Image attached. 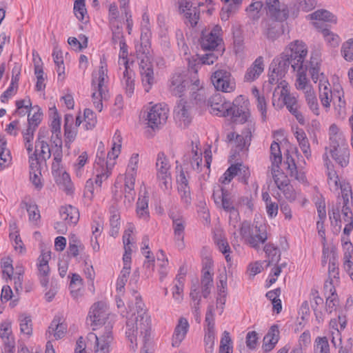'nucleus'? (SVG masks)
<instances>
[{
  "mask_svg": "<svg viewBox=\"0 0 353 353\" xmlns=\"http://www.w3.org/2000/svg\"><path fill=\"white\" fill-rule=\"evenodd\" d=\"M128 307L132 314L130 317L127 316L126 336L133 343L139 333L144 343L143 348H145L150 336V320L145 313V304L139 296H136L134 305H128Z\"/></svg>",
  "mask_w": 353,
  "mask_h": 353,
  "instance_id": "f257e3e1",
  "label": "nucleus"
},
{
  "mask_svg": "<svg viewBox=\"0 0 353 353\" xmlns=\"http://www.w3.org/2000/svg\"><path fill=\"white\" fill-rule=\"evenodd\" d=\"M101 65L98 71V77H94L92 81L94 92L92 94V100L94 108L101 112L103 110V100H106L108 97V90L105 85V79H108V68L105 57L101 59Z\"/></svg>",
  "mask_w": 353,
  "mask_h": 353,
  "instance_id": "f03ea898",
  "label": "nucleus"
},
{
  "mask_svg": "<svg viewBox=\"0 0 353 353\" xmlns=\"http://www.w3.org/2000/svg\"><path fill=\"white\" fill-rule=\"evenodd\" d=\"M98 334L90 332L88 339L93 338L95 340L94 345V353H110V346L113 341L112 325L108 323L101 326Z\"/></svg>",
  "mask_w": 353,
  "mask_h": 353,
  "instance_id": "7ed1b4c3",
  "label": "nucleus"
},
{
  "mask_svg": "<svg viewBox=\"0 0 353 353\" xmlns=\"http://www.w3.org/2000/svg\"><path fill=\"white\" fill-rule=\"evenodd\" d=\"M288 57L291 61V67L293 70L296 69H301L305 66L303 63L305 58L307 54V50L305 44L298 40L291 43L288 48L284 51Z\"/></svg>",
  "mask_w": 353,
  "mask_h": 353,
  "instance_id": "20e7f679",
  "label": "nucleus"
},
{
  "mask_svg": "<svg viewBox=\"0 0 353 353\" xmlns=\"http://www.w3.org/2000/svg\"><path fill=\"white\" fill-rule=\"evenodd\" d=\"M243 100L242 96H239L230 105L226 117H230L233 123H244L248 121L250 115L248 103L245 101H242Z\"/></svg>",
  "mask_w": 353,
  "mask_h": 353,
  "instance_id": "39448f33",
  "label": "nucleus"
},
{
  "mask_svg": "<svg viewBox=\"0 0 353 353\" xmlns=\"http://www.w3.org/2000/svg\"><path fill=\"white\" fill-rule=\"evenodd\" d=\"M62 147L56 148L53 152V162L52 164V173L57 185L63 191L66 192V182L65 174L66 169L61 164L62 160Z\"/></svg>",
  "mask_w": 353,
  "mask_h": 353,
  "instance_id": "423d86ee",
  "label": "nucleus"
},
{
  "mask_svg": "<svg viewBox=\"0 0 353 353\" xmlns=\"http://www.w3.org/2000/svg\"><path fill=\"white\" fill-rule=\"evenodd\" d=\"M211 81L217 90L231 92L235 89L234 79L230 72L225 70L215 71L211 77Z\"/></svg>",
  "mask_w": 353,
  "mask_h": 353,
  "instance_id": "0eeeda50",
  "label": "nucleus"
},
{
  "mask_svg": "<svg viewBox=\"0 0 353 353\" xmlns=\"http://www.w3.org/2000/svg\"><path fill=\"white\" fill-rule=\"evenodd\" d=\"M280 97L282 99L288 111L295 117L300 124L304 125L305 120L304 116L299 110L297 97L290 92L287 85L282 86Z\"/></svg>",
  "mask_w": 353,
  "mask_h": 353,
  "instance_id": "6e6552de",
  "label": "nucleus"
},
{
  "mask_svg": "<svg viewBox=\"0 0 353 353\" xmlns=\"http://www.w3.org/2000/svg\"><path fill=\"white\" fill-rule=\"evenodd\" d=\"M105 153L104 147L99 146L97 153L94 168L96 172L94 183L99 187L101 186L103 180H106L111 174V168H109L108 163L105 161Z\"/></svg>",
  "mask_w": 353,
  "mask_h": 353,
  "instance_id": "1a4fd4ad",
  "label": "nucleus"
},
{
  "mask_svg": "<svg viewBox=\"0 0 353 353\" xmlns=\"http://www.w3.org/2000/svg\"><path fill=\"white\" fill-rule=\"evenodd\" d=\"M157 176L165 189H168L171 185L170 165L168 159L163 152L157 154L156 161Z\"/></svg>",
  "mask_w": 353,
  "mask_h": 353,
  "instance_id": "9d476101",
  "label": "nucleus"
},
{
  "mask_svg": "<svg viewBox=\"0 0 353 353\" xmlns=\"http://www.w3.org/2000/svg\"><path fill=\"white\" fill-rule=\"evenodd\" d=\"M168 117V109L165 105L156 104L150 108L148 114V125L153 130L157 129L166 122Z\"/></svg>",
  "mask_w": 353,
  "mask_h": 353,
  "instance_id": "9b49d317",
  "label": "nucleus"
},
{
  "mask_svg": "<svg viewBox=\"0 0 353 353\" xmlns=\"http://www.w3.org/2000/svg\"><path fill=\"white\" fill-rule=\"evenodd\" d=\"M221 28L216 26L210 32L203 30L201 32V46L203 50L206 51L216 50V48L221 44L222 39L220 38L219 32Z\"/></svg>",
  "mask_w": 353,
  "mask_h": 353,
  "instance_id": "f8f14e48",
  "label": "nucleus"
},
{
  "mask_svg": "<svg viewBox=\"0 0 353 353\" xmlns=\"http://www.w3.org/2000/svg\"><path fill=\"white\" fill-rule=\"evenodd\" d=\"M321 61L319 52H312L310 61L309 74L314 83L319 82V85H323L329 81L324 72H321Z\"/></svg>",
  "mask_w": 353,
  "mask_h": 353,
  "instance_id": "ddd939ff",
  "label": "nucleus"
},
{
  "mask_svg": "<svg viewBox=\"0 0 353 353\" xmlns=\"http://www.w3.org/2000/svg\"><path fill=\"white\" fill-rule=\"evenodd\" d=\"M139 69L144 90L148 92L155 83L153 65L150 59H142L139 62Z\"/></svg>",
  "mask_w": 353,
  "mask_h": 353,
  "instance_id": "4468645a",
  "label": "nucleus"
},
{
  "mask_svg": "<svg viewBox=\"0 0 353 353\" xmlns=\"http://www.w3.org/2000/svg\"><path fill=\"white\" fill-rule=\"evenodd\" d=\"M170 218L172 221L174 240L177 245L183 248L184 246L183 239L186 227V220L180 213L172 212L170 214Z\"/></svg>",
  "mask_w": 353,
  "mask_h": 353,
  "instance_id": "2eb2a0df",
  "label": "nucleus"
},
{
  "mask_svg": "<svg viewBox=\"0 0 353 353\" xmlns=\"http://www.w3.org/2000/svg\"><path fill=\"white\" fill-rule=\"evenodd\" d=\"M192 112L191 103L183 99L178 101L174 110V118L183 123L185 127L188 126L192 121Z\"/></svg>",
  "mask_w": 353,
  "mask_h": 353,
  "instance_id": "dca6fc26",
  "label": "nucleus"
},
{
  "mask_svg": "<svg viewBox=\"0 0 353 353\" xmlns=\"http://www.w3.org/2000/svg\"><path fill=\"white\" fill-rule=\"evenodd\" d=\"M230 101H227L220 94L212 96L208 101L210 112L215 115L226 117L230 108Z\"/></svg>",
  "mask_w": 353,
  "mask_h": 353,
  "instance_id": "f3484780",
  "label": "nucleus"
},
{
  "mask_svg": "<svg viewBox=\"0 0 353 353\" xmlns=\"http://www.w3.org/2000/svg\"><path fill=\"white\" fill-rule=\"evenodd\" d=\"M49 115L52 119L51 128L52 137L51 141L55 148L62 147V140L61 139V121L60 117L57 112L55 106L49 108Z\"/></svg>",
  "mask_w": 353,
  "mask_h": 353,
  "instance_id": "a211bd4d",
  "label": "nucleus"
},
{
  "mask_svg": "<svg viewBox=\"0 0 353 353\" xmlns=\"http://www.w3.org/2000/svg\"><path fill=\"white\" fill-rule=\"evenodd\" d=\"M188 83L185 72H174L170 79L169 90L172 94L181 97Z\"/></svg>",
  "mask_w": 353,
  "mask_h": 353,
  "instance_id": "6ab92c4d",
  "label": "nucleus"
},
{
  "mask_svg": "<svg viewBox=\"0 0 353 353\" xmlns=\"http://www.w3.org/2000/svg\"><path fill=\"white\" fill-rule=\"evenodd\" d=\"M107 312L105 305L102 302H97L94 303L89 311L88 319L91 321V325L97 326L104 323L105 320L107 319Z\"/></svg>",
  "mask_w": 353,
  "mask_h": 353,
  "instance_id": "aec40b11",
  "label": "nucleus"
},
{
  "mask_svg": "<svg viewBox=\"0 0 353 353\" xmlns=\"http://www.w3.org/2000/svg\"><path fill=\"white\" fill-rule=\"evenodd\" d=\"M221 193L219 194L217 192L214 191L212 197L216 203H219L221 202L222 208L228 212L232 213L236 212L238 213V210L236 206L233 203V201L232 200V197L230 194L228 190H225L223 188H220Z\"/></svg>",
  "mask_w": 353,
  "mask_h": 353,
  "instance_id": "412c9836",
  "label": "nucleus"
},
{
  "mask_svg": "<svg viewBox=\"0 0 353 353\" xmlns=\"http://www.w3.org/2000/svg\"><path fill=\"white\" fill-rule=\"evenodd\" d=\"M0 337L4 344V351L7 353H14L15 342L12 334L10 323L5 321L1 323Z\"/></svg>",
  "mask_w": 353,
  "mask_h": 353,
  "instance_id": "4be33fe9",
  "label": "nucleus"
},
{
  "mask_svg": "<svg viewBox=\"0 0 353 353\" xmlns=\"http://www.w3.org/2000/svg\"><path fill=\"white\" fill-rule=\"evenodd\" d=\"M214 307L209 305L205 314V322L206 323L205 335L204 341L205 345H214L215 339Z\"/></svg>",
  "mask_w": 353,
  "mask_h": 353,
  "instance_id": "5701e85b",
  "label": "nucleus"
},
{
  "mask_svg": "<svg viewBox=\"0 0 353 353\" xmlns=\"http://www.w3.org/2000/svg\"><path fill=\"white\" fill-rule=\"evenodd\" d=\"M265 8L270 15L279 21L287 19L288 17V10L285 7H282L279 0H265Z\"/></svg>",
  "mask_w": 353,
  "mask_h": 353,
  "instance_id": "b1692460",
  "label": "nucleus"
},
{
  "mask_svg": "<svg viewBox=\"0 0 353 353\" xmlns=\"http://www.w3.org/2000/svg\"><path fill=\"white\" fill-rule=\"evenodd\" d=\"M65 334V325L64 319L59 316H56L51 322L46 337L52 339V336L55 340L63 339Z\"/></svg>",
  "mask_w": 353,
  "mask_h": 353,
  "instance_id": "393cba45",
  "label": "nucleus"
},
{
  "mask_svg": "<svg viewBox=\"0 0 353 353\" xmlns=\"http://www.w3.org/2000/svg\"><path fill=\"white\" fill-rule=\"evenodd\" d=\"M310 16L312 19L316 21L314 22L313 24L319 30L323 28H327V24H326L325 22L336 23V18L331 12L325 10H316Z\"/></svg>",
  "mask_w": 353,
  "mask_h": 353,
  "instance_id": "a878e982",
  "label": "nucleus"
},
{
  "mask_svg": "<svg viewBox=\"0 0 353 353\" xmlns=\"http://www.w3.org/2000/svg\"><path fill=\"white\" fill-rule=\"evenodd\" d=\"M189 323L185 318L181 317L176 325L172 339V345L179 347L188 331Z\"/></svg>",
  "mask_w": 353,
  "mask_h": 353,
  "instance_id": "bb28decb",
  "label": "nucleus"
},
{
  "mask_svg": "<svg viewBox=\"0 0 353 353\" xmlns=\"http://www.w3.org/2000/svg\"><path fill=\"white\" fill-rule=\"evenodd\" d=\"M279 20H265L261 22L263 34L272 41L275 40L281 34V26Z\"/></svg>",
  "mask_w": 353,
  "mask_h": 353,
  "instance_id": "cd10ccee",
  "label": "nucleus"
},
{
  "mask_svg": "<svg viewBox=\"0 0 353 353\" xmlns=\"http://www.w3.org/2000/svg\"><path fill=\"white\" fill-rule=\"evenodd\" d=\"M43 137L41 135V130H40L37 139L35 141V150L32 154L41 159V161H46L51 157V150L49 145L43 140Z\"/></svg>",
  "mask_w": 353,
  "mask_h": 353,
  "instance_id": "c85d7f7f",
  "label": "nucleus"
},
{
  "mask_svg": "<svg viewBox=\"0 0 353 353\" xmlns=\"http://www.w3.org/2000/svg\"><path fill=\"white\" fill-rule=\"evenodd\" d=\"M290 65H291V61L283 52L273 60L270 68H273V72L279 73V76L284 77Z\"/></svg>",
  "mask_w": 353,
  "mask_h": 353,
  "instance_id": "c756f323",
  "label": "nucleus"
},
{
  "mask_svg": "<svg viewBox=\"0 0 353 353\" xmlns=\"http://www.w3.org/2000/svg\"><path fill=\"white\" fill-rule=\"evenodd\" d=\"M264 65L263 59L262 57H259L253 62L252 65L248 68L244 79L245 81L252 82L256 80L260 74L263 72Z\"/></svg>",
  "mask_w": 353,
  "mask_h": 353,
  "instance_id": "7c9ffc66",
  "label": "nucleus"
},
{
  "mask_svg": "<svg viewBox=\"0 0 353 353\" xmlns=\"http://www.w3.org/2000/svg\"><path fill=\"white\" fill-rule=\"evenodd\" d=\"M52 57L58 74V81L63 82L65 78L64 58L62 50L57 46L54 47Z\"/></svg>",
  "mask_w": 353,
  "mask_h": 353,
  "instance_id": "2f4dec72",
  "label": "nucleus"
},
{
  "mask_svg": "<svg viewBox=\"0 0 353 353\" xmlns=\"http://www.w3.org/2000/svg\"><path fill=\"white\" fill-rule=\"evenodd\" d=\"M252 130H254V128L249 126L242 132L241 134H236L234 144L237 151L248 150L252 140Z\"/></svg>",
  "mask_w": 353,
  "mask_h": 353,
  "instance_id": "473e14b6",
  "label": "nucleus"
},
{
  "mask_svg": "<svg viewBox=\"0 0 353 353\" xmlns=\"http://www.w3.org/2000/svg\"><path fill=\"white\" fill-rule=\"evenodd\" d=\"M85 250V246L79 236L71 233L69 236V248L68 256L77 258L81 255Z\"/></svg>",
  "mask_w": 353,
  "mask_h": 353,
  "instance_id": "72a5a7b5",
  "label": "nucleus"
},
{
  "mask_svg": "<svg viewBox=\"0 0 353 353\" xmlns=\"http://www.w3.org/2000/svg\"><path fill=\"white\" fill-rule=\"evenodd\" d=\"M279 330L277 325H272L263 338V348L265 352L271 351L279 341Z\"/></svg>",
  "mask_w": 353,
  "mask_h": 353,
  "instance_id": "f704fd0d",
  "label": "nucleus"
},
{
  "mask_svg": "<svg viewBox=\"0 0 353 353\" xmlns=\"http://www.w3.org/2000/svg\"><path fill=\"white\" fill-rule=\"evenodd\" d=\"M134 228L130 226L128 229L124 231L123 235V242L124 245L125 253L123 256V265H130L131 263V254H132V242L130 240L131 234L133 232Z\"/></svg>",
  "mask_w": 353,
  "mask_h": 353,
  "instance_id": "c9c22d12",
  "label": "nucleus"
},
{
  "mask_svg": "<svg viewBox=\"0 0 353 353\" xmlns=\"http://www.w3.org/2000/svg\"><path fill=\"white\" fill-rule=\"evenodd\" d=\"M332 158L341 168H345L349 164L350 150L349 148H338L330 150Z\"/></svg>",
  "mask_w": 353,
  "mask_h": 353,
  "instance_id": "e433bc0d",
  "label": "nucleus"
},
{
  "mask_svg": "<svg viewBox=\"0 0 353 353\" xmlns=\"http://www.w3.org/2000/svg\"><path fill=\"white\" fill-rule=\"evenodd\" d=\"M319 96L322 105L328 109L330 107V102L332 100L333 94L332 88L329 81L327 83L319 85Z\"/></svg>",
  "mask_w": 353,
  "mask_h": 353,
  "instance_id": "4c0bfd02",
  "label": "nucleus"
},
{
  "mask_svg": "<svg viewBox=\"0 0 353 353\" xmlns=\"http://www.w3.org/2000/svg\"><path fill=\"white\" fill-rule=\"evenodd\" d=\"M252 238L254 240L256 245L251 247L256 250L259 249L260 244L264 243L268 239V234L265 225H256L254 227V230L252 232Z\"/></svg>",
  "mask_w": 353,
  "mask_h": 353,
  "instance_id": "58836bf2",
  "label": "nucleus"
},
{
  "mask_svg": "<svg viewBox=\"0 0 353 353\" xmlns=\"http://www.w3.org/2000/svg\"><path fill=\"white\" fill-rule=\"evenodd\" d=\"M202 273L201 281L202 295L204 298H207L210 294V288L213 286L212 274L207 265L203 268Z\"/></svg>",
  "mask_w": 353,
  "mask_h": 353,
  "instance_id": "ea45409f",
  "label": "nucleus"
},
{
  "mask_svg": "<svg viewBox=\"0 0 353 353\" xmlns=\"http://www.w3.org/2000/svg\"><path fill=\"white\" fill-rule=\"evenodd\" d=\"M110 234L112 236L115 237L117 236L120 228V214L118 212L117 208L112 205L110 208Z\"/></svg>",
  "mask_w": 353,
  "mask_h": 353,
  "instance_id": "a19ab883",
  "label": "nucleus"
},
{
  "mask_svg": "<svg viewBox=\"0 0 353 353\" xmlns=\"http://www.w3.org/2000/svg\"><path fill=\"white\" fill-rule=\"evenodd\" d=\"M306 65L303 66L301 69L297 68L295 70L297 72L296 87L298 90H303L304 92L305 90H309V89H313L312 86L309 84V80L306 75Z\"/></svg>",
  "mask_w": 353,
  "mask_h": 353,
  "instance_id": "79ce46f5",
  "label": "nucleus"
},
{
  "mask_svg": "<svg viewBox=\"0 0 353 353\" xmlns=\"http://www.w3.org/2000/svg\"><path fill=\"white\" fill-rule=\"evenodd\" d=\"M270 169L274 181L279 190H282L290 183L288 176L281 170L280 165H278V168L270 166Z\"/></svg>",
  "mask_w": 353,
  "mask_h": 353,
  "instance_id": "37998d69",
  "label": "nucleus"
},
{
  "mask_svg": "<svg viewBox=\"0 0 353 353\" xmlns=\"http://www.w3.org/2000/svg\"><path fill=\"white\" fill-rule=\"evenodd\" d=\"M136 212L137 216L143 221H148L150 217L148 210V199L146 196L139 197L137 202Z\"/></svg>",
  "mask_w": 353,
  "mask_h": 353,
  "instance_id": "c03bdc74",
  "label": "nucleus"
},
{
  "mask_svg": "<svg viewBox=\"0 0 353 353\" xmlns=\"http://www.w3.org/2000/svg\"><path fill=\"white\" fill-rule=\"evenodd\" d=\"M264 252L268 259V265L277 263L281 259L280 250L272 243H268L265 245Z\"/></svg>",
  "mask_w": 353,
  "mask_h": 353,
  "instance_id": "a18cd8bd",
  "label": "nucleus"
},
{
  "mask_svg": "<svg viewBox=\"0 0 353 353\" xmlns=\"http://www.w3.org/2000/svg\"><path fill=\"white\" fill-rule=\"evenodd\" d=\"M304 97L310 110L315 114H319V106L314 89H309L304 92Z\"/></svg>",
  "mask_w": 353,
  "mask_h": 353,
  "instance_id": "49530a36",
  "label": "nucleus"
},
{
  "mask_svg": "<svg viewBox=\"0 0 353 353\" xmlns=\"http://www.w3.org/2000/svg\"><path fill=\"white\" fill-rule=\"evenodd\" d=\"M123 64L125 65V70L123 72V79L125 81L126 94L130 97L134 93V90L133 73L132 71H129L128 70V61H125Z\"/></svg>",
  "mask_w": 353,
  "mask_h": 353,
  "instance_id": "de8ad7c7",
  "label": "nucleus"
},
{
  "mask_svg": "<svg viewBox=\"0 0 353 353\" xmlns=\"http://www.w3.org/2000/svg\"><path fill=\"white\" fill-rule=\"evenodd\" d=\"M134 183L135 179L131 178H125L124 185V194H125V201H128V204L130 205L134 201L136 192L134 191Z\"/></svg>",
  "mask_w": 353,
  "mask_h": 353,
  "instance_id": "09e8293b",
  "label": "nucleus"
},
{
  "mask_svg": "<svg viewBox=\"0 0 353 353\" xmlns=\"http://www.w3.org/2000/svg\"><path fill=\"white\" fill-rule=\"evenodd\" d=\"M254 230V228H251L250 225L248 222H243L241 223L239 233L245 243L248 244L250 246H254V240L252 238V232Z\"/></svg>",
  "mask_w": 353,
  "mask_h": 353,
  "instance_id": "8fccbe9b",
  "label": "nucleus"
},
{
  "mask_svg": "<svg viewBox=\"0 0 353 353\" xmlns=\"http://www.w3.org/2000/svg\"><path fill=\"white\" fill-rule=\"evenodd\" d=\"M19 321L21 332L28 336H31L32 334V322L30 316L26 314H20Z\"/></svg>",
  "mask_w": 353,
  "mask_h": 353,
  "instance_id": "3c124183",
  "label": "nucleus"
},
{
  "mask_svg": "<svg viewBox=\"0 0 353 353\" xmlns=\"http://www.w3.org/2000/svg\"><path fill=\"white\" fill-rule=\"evenodd\" d=\"M21 205L22 208H26L30 222L36 223L40 219V212L38 209V206L34 203H28L23 201Z\"/></svg>",
  "mask_w": 353,
  "mask_h": 353,
  "instance_id": "603ef678",
  "label": "nucleus"
},
{
  "mask_svg": "<svg viewBox=\"0 0 353 353\" xmlns=\"http://www.w3.org/2000/svg\"><path fill=\"white\" fill-rule=\"evenodd\" d=\"M270 160L271 166H276V168H278V165H280L282 161L280 145L276 141H273L270 145Z\"/></svg>",
  "mask_w": 353,
  "mask_h": 353,
  "instance_id": "864d4df0",
  "label": "nucleus"
},
{
  "mask_svg": "<svg viewBox=\"0 0 353 353\" xmlns=\"http://www.w3.org/2000/svg\"><path fill=\"white\" fill-rule=\"evenodd\" d=\"M121 140L122 138L120 133L117 131L112 138V150L108 153V158L115 159L119 156L121 148Z\"/></svg>",
  "mask_w": 353,
  "mask_h": 353,
  "instance_id": "5fc2aeb1",
  "label": "nucleus"
},
{
  "mask_svg": "<svg viewBox=\"0 0 353 353\" xmlns=\"http://www.w3.org/2000/svg\"><path fill=\"white\" fill-rule=\"evenodd\" d=\"M241 164L232 165L219 179V181L223 184H228L231 180L241 171Z\"/></svg>",
  "mask_w": 353,
  "mask_h": 353,
  "instance_id": "6e6d98bb",
  "label": "nucleus"
},
{
  "mask_svg": "<svg viewBox=\"0 0 353 353\" xmlns=\"http://www.w3.org/2000/svg\"><path fill=\"white\" fill-rule=\"evenodd\" d=\"M141 43L139 46H136V52L137 54V58L141 61L142 59H150L148 56L150 53V43L148 39H145V41H143V38H141Z\"/></svg>",
  "mask_w": 353,
  "mask_h": 353,
  "instance_id": "4d7b16f0",
  "label": "nucleus"
},
{
  "mask_svg": "<svg viewBox=\"0 0 353 353\" xmlns=\"http://www.w3.org/2000/svg\"><path fill=\"white\" fill-rule=\"evenodd\" d=\"M139 155L138 154H133L130 159L125 178L136 179Z\"/></svg>",
  "mask_w": 353,
  "mask_h": 353,
  "instance_id": "13d9d810",
  "label": "nucleus"
},
{
  "mask_svg": "<svg viewBox=\"0 0 353 353\" xmlns=\"http://www.w3.org/2000/svg\"><path fill=\"white\" fill-rule=\"evenodd\" d=\"M341 55L347 61H353V38L348 39L343 43Z\"/></svg>",
  "mask_w": 353,
  "mask_h": 353,
  "instance_id": "bf43d9fd",
  "label": "nucleus"
},
{
  "mask_svg": "<svg viewBox=\"0 0 353 353\" xmlns=\"http://www.w3.org/2000/svg\"><path fill=\"white\" fill-rule=\"evenodd\" d=\"M220 54V52L218 50L209 51L205 54L199 56V61L201 65H212L218 59Z\"/></svg>",
  "mask_w": 353,
  "mask_h": 353,
  "instance_id": "052dcab7",
  "label": "nucleus"
},
{
  "mask_svg": "<svg viewBox=\"0 0 353 353\" xmlns=\"http://www.w3.org/2000/svg\"><path fill=\"white\" fill-rule=\"evenodd\" d=\"M74 14L79 20L84 19V17L87 14L85 0H74Z\"/></svg>",
  "mask_w": 353,
  "mask_h": 353,
  "instance_id": "680f3d73",
  "label": "nucleus"
},
{
  "mask_svg": "<svg viewBox=\"0 0 353 353\" xmlns=\"http://www.w3.org/2000/svg\"><path fill=\"white\" fill-rule=\"evenodd\" d=\"M7 142L5 139H0V161L9 165L12 161L10 151L6 148Z\"/></svg>",
  "mask_w": 353,
  "mask_h": 353,
  "instance_id": "e2e57ef3",
  "label": "nucleus"
},
{
  "mask_svg": "<svg viewBox=\"0 0 353 353\" xmlns=\"http://www.w3.org/2000/svg\"><path fill=\"white\" fill-rule=\"evenodd\" d=\"M16 106L17 108L18 114L21 116H24L27 112H30V110L32 109V103L30 99L27 97L24 99L17 101Z\"/></svg>",
  "mask_w": 353,
  "mask_h": 353,
  "instance_id": "0e129e2a",
  "label": "nucleus"
},
{
  "mask_svg": "<svg viewBox=\"0 0 353 353\" xmlns=\"http://www.w3.org/2000/svg\"><path fill=\"white\" fill-rule=\"evenodd\" d=\"M216 244L219 251L225 255L227 262H230L231 258L229 254L230 252V248L228 241L225 239L221 237L216 240Z\"/></svg>",
  "mask_w": 353,
  "mask_h": 353,
  "instance_id": "69168bd1",
  "label": "nucleus"
},
{
  "mask_svg": "<svg viewBox=\"0 0 353 353\" xmlns=\"http://www.w3.org/2000/svg\"><path fill=\"white\" fill-rule=\"evenodd\" d=\"M345 148H348V144L343 134L330 139V150Z\"/></svg>",
  "mask_w": 353,
  "mask_h": 353,
  "instance_id": "338daca9",
  "label": "nucleus"
},
{
  "mask_svg": "<svg viewBox=\"0 0 353 353\" xmlns=\"http://www.w3.org/2000/svg\"><path fill=\"white\" fill-rule=\"evenodd\" d=\"M316 343V353H330V345L325 336L317 337Z\"/></svg>",
  "mask_w": 353,
  "mask_h": 353,
  "instance_id": "774afa93",
  "label": "nucleus"
}]
</instances>
